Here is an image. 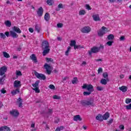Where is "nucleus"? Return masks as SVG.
Listing matches in <instances>:
<instances>
[{
    "mask_svg": "<svg viewBox=\"0 0 131 131\" xmlns=\"http://www.w3.org/2000/svg\"><path fill=\"white\" fill-rule=\"evenodd\" d=\"M82 89H84L88 91L83 93V95L84 96H90V95H91V94H92L94 91V86H93V85L91 84H83V86H82Z\"/></svg>",
    "mask_w": 131,
    "mask_h": 131,
    "instance_id": "f257e3e1",
    "label": "nucleus"
},
{
    "mask_svg": "<svg viewBox=\"0 0 131 131\" xmlns=\"http://www.w3.org/2000/svg\"><path fill=\"white\" fill-rule=\"evenodd\" d=\"M42 49L43 51V56H46L47 54L50 53V44L47 40H43L42 42Z\"/></svg>",
    "mask_w": 131,
    "mask_h": 131,
    "instance_id": "f03ea898",
    "label": "nucleus"
},
{
    "mask_svg": "<svg viewBox=\"0 0 131 131\" xmlns=\"http://www.w3.org/2000/svg\"><path fill=\"white\" fill-rule=\"evenodd\" d=\"M107 32H109L108 29L105 27H102L101 29L98 31L97 34L99 36L102 37L104 34H106Z\"/></svg>",
    "mask_w": 131,
    "mask_h": 131,
    "instance_id": "7ed1b4c3",
    "label": "nucleus"
},
{
    "mask_svg": "<svg viewBox=\"0 0 131 131\" xmlns=\"http://www.w3.org/2000/svg\"><path fill=\"white\" fill-rule=\"evenodd\" d=\"M80 103L82 106H94V100L93 99L82 100Z\"/></svg>",
    "mask_w": 131,
    "mask_h": 131,
    "instance_id": "20e7f679",
    "label": "nucleus"
},
{
    "mask_svg": "<svg viewBox=\"0 0 131 131\" xmlns=\"http://www.w3.org/2000/svg\"><path fill=\"white\" fill-rule=\"evenodd\" d=\"M39 84V80L36 81L35 83H33L32 84L33 87V90L35 91V93H40V91L39 90V88L38 87V85Z\"/></svg>",
    "mask_w": 131,
    "mask_h": 131,
    "instance_id": "39448f33",
    "label": "nucleus"
},
{
    "mask_svg": "<svg viewBox=\"0 0 131 131\" xmlns=\"http://www.w3.org/2000/svg\"><path fill=\"white\" fill-rule=\"evenodd\" d=\"M92 31V28L89 26H85L81 29L82 33H90V32Z\"/></svg>",
    "mask_w": 131,
    "mask_h": 131,
    "instance_id": "423d86ee",
    "label": "nucleus"
},
{
    "mask_svg": "<svg viewBox=\"0 0 131 131\" xmlns=\"http://www.w3.org/2000/svg\"><path fill=\"white\" fill-rule=\"evenodd\" d=\"M34 75L38 79H42L43 80L46 79V76L42 74H39L37 72H35Z\"/></svg>",
    "mask_w": 131,
    "mask_h": 131,
    "instance_id": "0eeeda50",
    "label": "nucleus"
},
{
    "mask_svg": "<svg viewBox=\"0 0 131 131\" xmlns=\"http://www.w3.org/2000/svg\"><path fill=\"white\" fill-rule=\"evenodd\" d=\"M44 68L46 69L48 74L52 73V67L48 63H45L44 65Z\"/></svg>",
    "mask_w": 131,
    "mask_h": 131,
    "instance_id": "6e6552de",
    "label": "nucleus"
},
{
    "mask_svg": "<svg viewBox=\"0 0 131 131\" xmlns=\"http://www.w3.org/2000/svg\"><path fill=\"white\" fill-rule=\"evenodd\" d=\"M99 52V47H94L92 48H91V51H89V55H92L93 53H98Z\"/></svg>",
    "mask_w": 131,
    "mask_h": 131,
    "instance_id": "1a4fd4ad",
    "label": "nucleus"
},
{
    "mask_svg": "<svg viewBox=\"0 0 131 131\" xmlns=\"http://www.w3.org/2000/svg\"><path fill=\"white\" fill-rule=\"evenodd\" d=\"M8 68L6 66L0 68V76H3L7 72Z\"/></svg>",
    "mask_w": 131,
    "mask_h": 131,
    "instance_id": "9d476101",
    "label": "nucleus"
},
{
    "mask_svg": "<svg viewBox=\"0 0 131 131\" xmlns=\"http://www.w3.org/2000/svg\"><path fill=\"white\" fill-rule=\"evenodd\" d=\"M6 35L7 37H9V36H10V32H6L5 34H4L3 33H0V37L1 38H3V39H5V38H6Z\"/></svg>",
    "mask_w": 131,
    "mask_h": 131,
    "instance_id": "9b49d317",
    "label": "nucleus"
},
{
    "mask_svg": "<svg viewBox=\"0 0 131 131\" xmlns=\"http://www.w3.org/2000/svg\"><path fill=\"white\" fill-rule=\"evenodd\" d=\"M14 88H16V89L21 88V81L19 80H15L14 82Z\"/></svg>",
    "mask_w": 131,
    "mask_h": 131,
    "instance_id": "f8f14e48",
    "label": "nucleus"
},
{
    "mask_svg": "<svg viewBox=\"0 0 131 131\" xmlns=\"http://www.w3.org/2000/svg\"><path fill=\"white\" fill-rule=\"evenodd\" d=\"M10 114L11 115H12V116L16 117L19 115V112L17 110H13L12 111H10Z\"/></svg>",
    "mask_w": 131,
    "mask_h": 131,
    "instance_id": "ddd939ff",
    "label": "nucleus"
},
{
    "mask_svg": "<svg viewBox=\"0 0 131 131\" xmlns=\"http://www.w3.org/2000/svg\"><path fill=\"white\" fill-rule=\"evenodd\" d=\"M11 128L7 126H3L0 127V131H10Z\"/></svg>",
    "mask_w": 131,
    "mask_h": 131,
    "instance_id": "4468645a",
    "label": "nucleus"
},
{
    "mask_svg": "<svg viewBox=\"0 0 131 131\" xmlns=\"http://www.w3.org/2000/svg\"><path fill=\"white\" fill-rule=\"evenodd\" d=\"M43 13V9H42V7H40L38 11H37V14L38 16H42V14Z\"/></svg>",
    "mask_w": 131,
    "mask_h": 131,
    "instance_id": "2eb2a0df",
    "label": "nucleus"
},
{
    "mask_svg": "<svg viewBox=\"0 0 131 131\" xmlns=\"http://www.w3.org/2000/svg\"><path fill=\"white\" fill-rule=\"evenodd\" d=\"M23 102V100H22V99H21V98H19L17 100L16 103H17V105H18V107H19L20 108H22V107H23V106H22Z\"/></svg>",
    "mask_w": 131,
    "mask_h": 131,
    "instance_id": "dca6fc26",
    "label": "nucleus"
},
{
    "mask_svg": "<svg viewBox=\"0 0 131 131\" xmlns=\"http://www.w3.org/2000/svg\"><path fill=\"white\" fill-rule=\"evenodd\" d=\"M30 58L32 60H33L34 63L37 62V59L36 58V56L35 54H32L30 56Z\"/></svg>",
    "mask_w": 131,
    "mask_h": 131,
    "instance_id": "f3484780",
    "label": "nucleus"
},
{
    "mask_svg": "<svg viewBox=\"0 0 131 131\" xmlns=\"http://www.w3.org/2000/svg\"><path fill=\"white\" fill-rule=\"evenodd\" d=\"M93 20L94 21H100L101 19L100 18V16L99 14H94L93 15Z\"/></svg>",
    "mask_w": 131,
    "mask_h": 131,
    "instance_id": "a211bd4d",
    "label": "nucleus"
},
{
    "mask_svg": "<svg viewBox=\"0 0 131 131\" xmlns=\"http://www.w3.org/2000/svg\"><path fill=\"white\" fill-rule=\"evenodd\" d=\"M12 29L14 31L16 32V33L20 34L21 32V30L18 27L14 26L13 28H12Z\"/></svg>",
    "mask_w": 131,
    "mask_h": 131,
    "instance_id": "6ab92c4d",
    "label": "nucleus"
},
{
    "mask_svg": "<svg viewBox=\"0 0 131 131\" xmlns=\"http://www.w3.org/2000/svg\"><path fill=\"white\" fill-rule=\"evenodd\" d=\"M119 90H120V91H121L122 93H125V92L127 91V87L125 86H122L119 88Z\"/></svg>",
    "mask_w": 131,
    "mask_h": 131,
    "instance_id": "aec40b11",
    "label": "nucleus"
},
{
    "mask_svg": "<svg viewBox=\"0 0 131 131\" xmlns=\"http://www.w3.org/2000/svg\"><path fill=\"white\" fill-rule=\"evenodd\" d=\"M74 121H81L82 119L80 115H76L74 117Z\"/></svg>",
    "mask_w": 131,
    "mask_h": 131,
    "instance_id": "412c9836",
    "label": "nucleus"
},
{
    "mask_svg": "<svg viewBox=\"0 0 131 131\" xmlns=\"http://www.w3.org/2000/svg\"><path fill=\"white\" fill-rule=\"evenodd\" d=\"M85 14H86V11L83 9L80 10L78 13L79 16H84V15H85Z\"/></svg>",
    "mask_w": 131,
    "mask_h": 131,
    "instance_id": "4be33fe9",
    "label": "nucleus"
},
{
    "mask_svg": "<svg viewBox=\"0 0 131 131\" xmlns=\"http://www.w3.org/2000/svg\"><path fill=\"white\" fill-rule=\"evenodd\" d=\"M10 33L12 37H14V38H17V37H18L17 33H16L15 32L13 31H10Z\"/></svg>",
    "mask_w": 131,
    "mask_h": 131,
    "instance_id": "5701e85b",
    "label": "nucleus"
},
{
    "mask_svg": "<svg viewBox=\"0 0 131 131\" xmlns=\"http://www.w3.org/2000/svg\"><path fill=\"white\" fill-rule=\"evenodd\" d=\"M110 114L108 113H106L103 116L102 118L104 119V120H107L110 117Z\"/></svg>",
    "mask_w": 131,
    "mask_h": 131,
    "instance_id": "b1692460",
    "label": "nucleus"
},
{
    "mask_svg": "<svg viewBox=\"0 0 131 131\" xmlns=\"http://www.w3.org/2000/svg\"><path fill=\"white\" fill-rule=\"evenodd\" d=\"M17 93H20V89H19L18 88H17V89H16L15 90H13L11 92V94L13 96H15V95H17Z\"/></svg>",
    "mask_w": 131,
    "mask_h": 131,
    "instance_id": "393cba45",
    "label": "nucleus"
},
{
    "mask_svg": "<svg viewBox=\"0 0 131 131\" xmlns=\"http://www.w3.org/2000/svg\"><path fill=\"white\" fill-rule=\"evenodd\" d=\"M97 120H99V121H103V116L102 115L99 114L96 117Z\"/></svg>",
    "mask_w": 131,
    "mask_h": 131,
    "instance_id": "a878e982",
    "label": "nucleus"
},
{
    "mask_svg": "<svg viewBox=\"0 0 131 131\" xmlns=\"http://www.w3.org/2000/svg\"><path fill=\"white\" fill-rule=\"evenodd\" d=\"M107 81H108V80H107V79H102L100 81V83H101V84H104V85H106Z\"/></svg>",
    "mask_w": 131,
    "mask_h": 131,
    "instance_id": "bb28decb",
    "label": "nucleus"
},
{
    "mask_svg": "<svg viewBox=\"0 0 131 131\" xmlns=\"http://www.w3.org/2000/svg\"><path fill=\"white\" fill-rule=\"evenodd\" d=\"M70 45L71 47H74V48H75L76 46V41L74 40H71Z\"/></svg>",
    "mask_w": 131,
    "mask_h": 131,
    "instance_id": "cd10ccee",
    "label": "nucleus"
},
{
    "mask_svg": "<svg viewBox=\"0 0 131 131\" xmlns=\"http://www.w3.org/2000/svg\"><path fill=\"white\" fill-rule=\"evenodd\" d=\"M102 76L104 78H105V79H107V81H109V79L108 78V73L107 72H104Z\"/></svg>",
    "mask_w": 131,
    "mask_h": 131,
    "instance_id": "c85d7f7f",
    "label": "nucleus"
},
{
    "mask_svg": "<svg viewBox=\"0 0 131 131\" xmlns=\"http://www.w3.org/2000/svg\"><path fill=\"white\" fill-rule=\"evenodd\" d=\"M35 30H36V31H37V32H38V33H39V32L40 31V27L38 25H36V26L35 27Z\"/></svg>",
    "mask_w": 131,
    "mask_h": 131,
    "instance_id": "c756f323",
    "label": "nucleus"
},
{
    "mask_svg": "<svg viewBox=\"0 0 131 131\" xmlns=\"http://www.w3.org/2000/svg\"><path fill=\"white\" fill-rule=\"evenodd\" d=\"M70 50H71V47H68L67 51L65 52L66 56H69V53L70 52Z\"/></svg>",
    "mask_w": 131,
    "mask_h": 131,
    "instance_id": "7c9ffc66",
    "label": "nucleus"
},
{
    "mask_svg": "<svg viewBox=\"0 0 131 131\" xmlns=\"http://www.w3.org/2000/svg\"><path fill=\"white\" fill-rule=\"evenodd\" d=\"M84 48L83 46L81 45H76L75 47H74V50H77V49H83Z\"/></svg>",
    "mask_w": 131,
    "mask_h": 131,
    "instance_id": "2f4dec72",
    "label": "nucleus"
},
{
    "mask_svg": "<svg viewBox=\"0 0 131 131\" xmlns=\"http://www.w3.org/2000/svg\"><path fill=\"white\" fill-rule=\"evenodd\" d=\"M45 19L46 21H49V20H50V14L48 13H46L45 15Z\"/></svg>",
    "mask_w": 131,
    "mask_h": 131,
    "instance_id": "473e14b6",
    "label": "nucleus"
},
{
    "mask_svg": "<svg viewBox=\"0 0 131 131\" xmlns=\"http://www.w3.org/2000/svg\"><path fill=\"white\" fill-rule=\"evenodd\" d=\"M114 35L113 34H110L107 36V39H108V40H112L113 39H114Z\"/></svg>",
    "mask_w": 131,
    "mask_h": 131,
    "instance_id": "72a5a7b5",
    "label": "nucleus"
},
{
    "mask_svg": "<svg viewBox=\"0 0 131 131\" xmlns=\"http://www.w3.org/2000/svg\"><path fill=\"white\" fill-rule=\"evenodd\" d=\"M77 82H78V80H77V78H74V79L72 81V83H73V84H75V83H77Z\"/></svg>",
    "mask_w": 131,
    "mask_h": 131,
    "instance_id": "f704fd0d",
    "label": "nucleus"
},
{
    "mask_svg": "<svg viewBox=\"0 0 131 131\" xmlns=\"http://www.w3.org/2000/svg\"><path fill=\"white\" fill-rule=\"evenodd\" d=\"M5 25L7 27H11V26H12V23H11L10 21L7 20L5 22Z\"/></svg>",
    "mask_w": 131,
    "mask_h": 131,
    "instance_id": "c9c22d12",
    "label": "nucleus"
},
{
    "mask_svg": "<svg viewBox=\"0 0 131 131\" xmlns=\"http://www.w3.org/2000/svg\"><path fill=\"white\" fill-rule=\"evenodd\" d=\"M3 56L5 58H10V55L6 52H3Z\"/></svg>",
    "mask_w": 131,
    "mask_h": 131,
    "instance_id": "e433bc0d",
    "label": "nucleus"
},
{
    "mask_svg": "<svg viewBox=\"0 0 131 131\" xmlns=\"http://www.w3.org/2000/svg\"><path fill=\"white\" fill-rule=\"evenodd\" d=\"M6 77V75H4L3 77L0 78V84H3L4 83V81H5V78Z\"/></svg>",
    "mask_w": 131,
    "mask_h": 131,
    "instance_id": "4c0bfd02",
    "label": "nucleus"
},
{
    "mask_svg": "<svg viewBox=\"0 0 131 131\" xmlns=\"http://www.w3.org/2000/svg\"><path fill=\"white\" fill-rule=\"evenodd\" d=\"M64 129V127L63 126H61L60 127H58L56 129V131H61L63 130Z\"/></svg>",
    "mask_w": 131,
    "mask_h": 131,
    "instance_id": "58836bf2",
    "label": "nucleus"
},
{
    "mask_svg": "<svg viewBox=\"0 0 131 131\" xmlns=\"http://www.w3.org/2000/svg\"><path fill=\"white\" fill-rule=\"evenodd\" d=\"M15 73L17 76H21L22 75V73L20 71H16Z\"/></svg>",
    "mask_w": 131,
    "mask_h": 131,
    "instance_id": "ea45409f",
    "label": "nucleus"
},
{
    "mask_svg": "<svg viewBox=\"0 0 131 131\" xmlns=\"http://www.w3.org/2000/svg\"><path fill=\"white\" fill-rule=\"evenodd\" d=\"M60 98L61 97L59 96H58V95L53 96V99L54 100H60Z\"/></svg>",
    "mask_w": 131,
    "mask_h": 131,
    "instance_id": "a19ab883",
    "label": "nucleus"
},
{
    "mask_svg": "<svg viewBox=\"0 0 131 131\" xmlns=\"http://www.w3.org/2000/svg\"><path fill=\"white\" fill-rule=\"evenodd\" d=\"M49 89H50V90H55L56 89V88L55 87V85H54L53 84L49 85Z\"/></svg>",
    "mask_w": 131,
    "mask_h": 131,
    "instance_id": "79ce46f5",
    "label": "nucleus"
},
{
    "mask_svg": "<svg viewBox=\"0 0 131 131\" xmlns=\"http://www.w3.org/2000/svg\"><path fill=\"white\" fill-rule=\"evenodd\" d=\"M113 43V41H108L106 43V45H107L109 47H111Z\"/></svg>",
    "mask_w": 131,
    "mask_h": 131,
    "instance_id": "37998d69",
    "label": "nucleus"
},
{
    "mask_svg": "<svg viewBox=\"0 0 131 131\" xmlns=\"http://www.w3.org/2000/svg\"><path fill=\"white\" fill-rule=\"evenodd\" d=\"M131 102V99L126 98L125 100L126 104H129Z\"/></svg>",
    "mask_w": 131,
    "mask_h": 131,
    "instance_id": "c03bdc74",
    "label": "nucleus"
},
{
    "mask_svg": "<svg viewBox=\"0 0 131 131\" xmlns=\"http://www.w3.org/2000/svg\"><path fill=\"white\" fill-rule=\"evenodd\" d=\"M47 4L49 6H52L53 5V1L52 0H48Z\"/></svg>",
    "mask_w": 131,
    "mask_h": 131,
    "instance_id": "a18cd8bd",
    "label": "nucleus"
},
{
    "mask_svg": "<svg viewBox=\"0 0 131 131\" xmlns=\"http://www.w3.org/2000/svg\"><path fill=\"white\" fill-rule=\"evenodd\" d=\"M57 26L58 28H62V27H63V24L62 23L57 24Z\"/></svg>",
    "mask_w": 131,
    "mask_h": 131,
    "instance_id": "49530a36",
    "label": "nucleus"
},
{
    "mask_svg": "<svg viewBox=\"0 0 131 131\" xmlns=\"http://www.w3.org/2000/svg\"><path fill=\"white\" fill-rule=\"evenodd\" d=\"M126 108L127 109V110H130L131 109V103L129 104V105H126Z\"/></svg>",
    "mask_w": 131,
    "mask_h": 131,
    "instance_id": "de8ad7c7",
    "label": "nucleus"
},
{
    "mask_svg": "<svg viewBox=\"0 0 131 131\" xmlns=\"http://www.w3.org/2000/svg\"><path fill=\"white\" fill-rule=\"evenodd\" d=\"M103 72V69L102 68H99L98 70V73H102Z\"/></svg>",
    "mask_w": 131,
    "mask_h": 131,
    "instance_id": "09e8293b",
    "label": "nucleus"
},
{
    "mask_svg": "<svg viewBox=\"0 0 131 131\" xmlns=\"http://www.w3.org/2000/svg\"><path fill=\"white\" fill-rule=\"evenodd\" d=\"M46 60L47 62H53V59L52 58H49L47 57L46 58Z\"/></svg>",
    "mask_w": 131,
    "mask_h": 131,
    "instance_id": "8fccbe9b",
    "label": "nucleus"
},
{
    "mask_svg": "<svg viewBox=\"0 0 131 131\" xmlns=\"http://www.w3.org/2000/svg\"><path fill=\"white\" fill-rule=\"evenodd\" d=\"M85 8L88 10H92V8H91V6H90V5H86Z\"/></svg>",
    "mask_w": 131,
    "mask_h": 131,
    "instance_id": "3c124183",
    "label": "nucleus"
},
{
    "mask_svg": "<svg viewBox=\"0 0 131 131\" xmlns=\"http://www.w3.org/2000/svg\"><path fill=\"white\" fill-rule=\"evenodd\" d=\"M98 49H99V51L100 50H104V45H100V47H98Z\"/></svg>",
    "mask_w": 131,
    "mask_h": 131,
    "instance_id": "603ef678",
    "label": "nucleus"
},
{
    "mask_svg": "<svg viewBox=\"0 0 131 131\" xmlns=\"http://www.w3.org/2000/svg\"><path fill=\"white\" fill-rule=\"evenodd\" d=\"M97 90L98 91H103V87L102 86H97Z\"/></svg>",
    "mask_w": 131,
    "mask_h": 131,
    "instance_id": "864d4df0",
    "label": "nucleus"
},
{
    "mask_svg": "<svg viewBox=\"0 0 131 131\" xmlns=\"http://www.w3.org/2000/svg\"><path fill=\"white\" fill-rule=\"evenodd\" d=\"M119 128H120V129H122V130H123V129H124V126L123 125H120L119 126Z\"/></svg>",
    "mask_w": 131,
    "mask_h": 131,
    "instance_id": "5fc2aeb1",
    "label": "nucleus"
},
{
    "mask_svg": "<svg viewBox=\"0 0 131 131\" xmlns=\"http://www.w3.org/2000/svg\"><path fill=\"white\" fill-rule=\"evenodd\" d=\"M85 65H86V62L82 61V63L81 64V66L84 67V66H85Z\"/></svg>",
    "mask_w": 131,
    "mask_h": 131,
    "instance_id": "6e6d98bb",
    "label": "nucleus"
},
{
    "mask_svg": "<svg viewBox=\"0 0 131 131\" xmlns=\"http://www.w3.org/2000/svg\"><path fill=\"white\" fill-rule=\"evenodd\" d=\"M124 39H125V37H124V36H122L120 38V40L121 41H122V40H124Z\"/></svg>",
    "mask_w": 131,
    "mask_h": 131,
    "instance_id": "4d7b16f0",
    "label": "nucleus"
},
{
    "mask_svg": "<svg viewBox=\"0 0 131 131\" xmlns=\"http://www.w3.org/2000/svg\"><path fill=\"white\" fill-rule=\"evenodd\" d=\"M29 31L31 32V33H33V31H34V30H33V29H32V28H30L29 29Z\"/></svg>",
    "mask_w": 131,
    "mask_h": 131,
    "instance_id": "13d9d810",
    "label": "nucleus"
},
{
    "mask_svg": "<svg viewBox=\"0 0 131 131\" xmlns=\"http://www.w3.org/2000/svg\"><path fill=\"white\" fill-rule=\"evenodd\" d=\"M58 8H59V9H63V4H59L58 5Z\"/></svg>",
    "mask_w": 131,
    "mask_h": 131,
    "instance_id": "bf43d9fd",
    "label": "nucleus"
},
{
    "mask_svg": "<svg viewBox=\"0 0 131 131\" xmlns=\"http://www.w3.org/2000/svg\"><path fill=\"white\" fill-rule=\"evenodd\" d=\"M2 94H6V90L4 89L1 90Z\"/></svg>",
    "mask_w": 131,
    "mask_h": 131,
    "instance_id": "052dcab7",
    "label": "nucleus"
},
{
    "mask_svg": "<svg viewBox=\"0 0 131 131\" xmlns=\"http://www.w3.org/2000/svg\"><path fill=\"white\" fill-rule=\"evenodd\" d=\"M31 127H33V128H34V127H35V123H33L32 124H31Z\"/></svg>",
    "mask_w": 131,
    "mask_h": 131,
    "instance_id": "680f3d73",
    "label": "nucleus"
},
{
    "mask_svg": "<svg viewBox=\"0 0 131 131\" xmlns=\"http://www.w3.org/2000/svg\"><path fill=\"white\" fill-rule=\"evenodd\" d=\"M67 79H69V77H64L63 78V81L67 80Z\"/></svg>",
    "mask_w": 131,
    "mask_h": 131,
    "instance_id": "e2e57ef3",
    "label": "nucleus"
},
{
    "mask_svg": "<svg viewBox=\"0 0 131 131\" xmlns=\"http://www.w3.org/2000/svg\"><path fill=\"white\" fill-rule=\"evenodd\" d=\"M96 62H100V61H102V59H95Z\"/></svg>",
    "mask_w": 131,
    "mask_h": 131,
    "instance_id": "0e129e2a",
    "label": "nucleus"
},
{
    "mask_svg": "<svg viewBox=\"0 0 131 131\" xmlns=\"http://www.w3.org/2000/svg\"><path fill=\"white\" fill-rule=\"evenodd\" d=\"M59 120L58 118H56L55 120V122H56V123H58V122H59Z\"/></svg>",
    "mask_w": 131,
    "mask_h": 131,
    "instance_id": "69168bd1",
    "label": "nucleus"
},
{
    "mask_svg": "<svg viewBox=\"0 0 131 131\" xmlns=\"http://www.w3.org/2000/svg\"><path fill=\"white\" fill-rule=\"evenodd\" d=\"M109 123H112L113 122V119H111L108 121Z\"/></svg>",
    "mask_w": 131,
    "mask_h": 131,
    "instance_id": "338daca9",
    "label": "nucleus"
},
{
    "mask_svg": "<svg viewBox=\"0 0 131 131\" xmlns=\"http://www.w3.org/2000/svg\"><path fill=\"white\" fill-rule=\"evenodd\" d=\"M57 40H59V41H61V40H62V38L60 37H57Z\"/></svg>",
    "mask_w": 131,
    "mask_h": 131,
    "instance_id": "774afa93",
    "label": "nucleus"
}]
</instances>
